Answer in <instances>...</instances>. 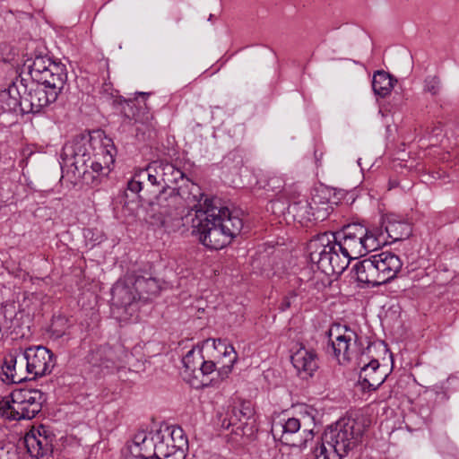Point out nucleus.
<instances>
[{
	"instance_id": "f257e3e1",
	"label": "nucleus",
	"mask_w": 459,
	"mask_h": 459,
	"mask_svg": "<svg viewBox=\"0 0 459 459\" xmlns=\"http://www.w3.org/2000/svg\"><path fill=\"white\" fill-rule=\"evenodd\" d=\"M243 221L237 212L221 204L217 198H206L204 209L196 212L192 219V233L211 249H221L238 236Z\"/></svg>"
},
{
	"instance_id": "f03ea898",
	"label": "nucleus",
	"mask_w": 459,
	"mask_h": 459,
	"mask_svg": "<svg viewBox=\"0 0 459 459\" xmlns=\"http://www.w3.org/2000/svg\"><path fill=\"white\" fill-rule=\"evenodd\" d=\"M210 342H212L214 350L222 354V359H225V361H222L221 366L217 369L215 362L204 359L195 377L187 379V382L195 388L208 386L213 382H217L218 379L214 377V375H217L221 380L227 377L238 359L234 347L225 341L221 339H207L204 341L205 345Z\"/></svg>"
},
{
	"instance_id": "7ed1b4c3",
	"label": "nucleus",
	"mask_w": 459,
	"mask_h": 459,
	"mask_svg": "<svg viewBox=\"0 0 459 459\" xmlns=\"http://www.w3.org/2000/svg\"><path fill=\"white\" fill-rule=\"evenodd\" d=\"M44 394L38 389H16L0 402L2 416L9 420H31L41 411Z\"/></svg>"
},
{
	"instance_id": "20e7f679",
	"label": "nucleus",
	"mask_w": 459,
	"mask_h": 459,
	"mask_svg": "<svg viewBox=\"0 0 459 459\" xmlns=\"http://www.w3.org/2000/svg\"><path fill=\"white\" fill-rule=\"evenodd\" d=\"M92 149L91 138L86 136L76 137L65 143L61 153V169L67 168L74 177L87 179L91 175Z\"/></svg>"
},
{
	"instance_id": "39448f33",
	"label": "nucleus",
	"mask_w": 459,
	"mask_h": 459,
	"mask_svg": "<svg viewBox=\"0 0 459 459\" xmlns=\"http://www.w3.org/2000/svg\"><path fill=\"white\" fill-rule=\"evenodd\" d=\"M362 434L355 420H340L325 430L323 440L343 458L361 442Z\"/></svg>"
},
{
	"instance_id": "423d86ee",
	"label": "nucleus",
	"mask_w": 459,
	"mask_h": 459,
	"mask_svg": "<svg viewBox=\"0 0 459 459\" xmlns=\"http://www.w3.org/2000/svg\"><path fill=\"white\" fill-rule=\"evenodd\" d=\"M66 81H55L48 83L32 82L29 90L23 88L22 112L39 113L45 107L55 102Z\"/></svg>"
},
{
	"instance_id": "0eeeda50",
	"label": "nucleus",
	"mask_w": 459,
	"mask_h": 459,
	"mask_svg": "<svg viewBox=\"0 0 459 459\" xmlns=\"http://www.w3.org/2000/svg\"><path fill=\"white\" fill-rule=\"evenodd\" d=\"M24 66L34 82L48 83L55 81H67L65 65L52 61L47 55H36L28 59Z\"/></svg>"
},
{
	"instance_id": "6e6552de",
	"label": "nucleus",
	"mask_w": 459,
	"mask_h": 459,
	"mask_svg": "<svg viewBox=\"0 0 459 459\" xmlns=\"http://www.w3.org/2000/svg\"><path fill=\"white\" fill-rule=\"evenodd\" d=\"M170 430L167 428L150 434L144 430L137 432L133 438L132 445L129 446L131 454L139 459L154 453L164 455L165 441H173L171 435H169Z\"/></svg>"
},
{
	"instance_id": "1a4fd4ad",
	"label": "nucleus",
	"mask_w": 459,
	"mask_h": 459,
	"mask_svg": "<svg viewBox=\"0 0 459 459\" xmlns=\"http://www.w3.org/2000/svg\"><path fill=\"white\" fill-rule=\"evenodd\" d=\"M329 338L327 352L332 353L339 361L341 357L343 361H349L359 342L357 333L347 326L335 325L329 330Z\"/></svg>"
},
{
	"instance_id": "9d476101",
	"label": "nucleus",
	"mask_w": 459,
	"mask_h": 459,
	"mask_svg": "<svg viewBox=\"0 0 459 459\" xmlns=\"http://www.w3.org/2000/svg\"><path fill=\"white\" fill-rule=\"evenodd\" d=\"M21 359L26 363L27 372L34 377L51 373L56 364L54 354L43 346H33L21 351Z\"/></svg>"
},
{
	"instance_id": "9b49d317",
	"label": "nucleus",
	"mask_w": 459,
	"mask_h": 459,
	"mask_svg": "<svg viewBox=\"0 0 459 459\" xmlns=\"http://www.w3.org/2000/svg\"><path fill=\"white\" fill-rule=\"evenodd\" d=\"M337 245L333 240V232H323L311 238L307 244V253L310 261L317 265V268L327 274L330 271V255Z\"/></svg>"
},
{
	"instance_id": "f8f14e48",
	"label": "nucleus",
	"mask_w": 459,
	"mask_h": 459,
	"mask_svg": "<svg viewBox=\"0 0 459 459\" xmlns=\"http://www.w3.org/2000/svg\"><path fill=\"white\" fill-rule=\"evenodd\" d=\"M254 410L249 403H241L233 406L221 420V427L228 429L236 427L232 431L236 435L251 436L254 433Z\"/></svg>"
},
{
	"instance_id": "ddd939ff",
	"label": "nucleus",
	"mask_w": 459,
	"mask_h": 459,
	"mask_svg": "<svg viewBox=\"0 0 459 459\" xmlns=\"http://www.w3.org/2000/svg\"><path fill=\"white\" fill-rule=\"evenodd\" d=\"M126 353L121 349H114L109 345H100L92 349L87 356V361L93 368L107 373L123 367Z\"/></svg>"
},
{
	"instance_id": "4468645a",
	"label": "nucleus",
	"mask_w": 459,
	"mask_h": 459,
	"mask_svg": "<svg viewBox=\"0 0 459 459\" xmlns=\"http://www.w3.org/2000/svg\"><path fill=\"white\" fill-rule=\"evenodd\" d=\"M365 226L359 223L348 224L342 230L333 233V240L340 252L350 254L352 256L361 255V238L365 237Z\"/></svg>"
},
{
	"instance_id": "2eb2a0df",
	"label": "nucleus",
	"mask_w": 459,
	"mask_h": 459,
	"mask_svg": "<svg viewBox=\"0 0 459 459\" xmlns=\"http://www.w3.org/2000/svg\"><path fill=\"white\" fill-rule=\"evenodd\" d=\"M55 435L44 425L29 431L24 437V443L31 457L39 459L53 453Z\"/></svg>"
},
{
	"instance_id": "dca6fc26",
	"label": "nucleus",
	"mask_w": 459,
	"mask_h": 459,
	"mask_svg": "<svg viewBox=\"0 0 459 459\" xmlns=\"http://www.w3.org/2000/svg\"><path fill=\"white\" fill-rule=\"evenodd\" d=\"M180 204L176 187H162V190L150 202L152 210L158 213L156 224L163 226L167 218L171 217Z\"/></svg>"
},
{
	"instance_id": "f3484780",
	"label": "nucleus",
	"mask_w": 459,
	"mask_h": 459,
	"mask_svg": "<svg viewBox=\"0 0 459 459\" xmlns=\"http://www.w3.org/2000/svg\"><path fill=\"white\" fill-rule=\"evenodd\" d=\"M133 276L118 281L112 288V305L123 308L126 314L132 315L135 311L138 294L134 289Z\"/></svg>"
},
{
	"instance_id": "a211bd4d",
	"label": "nucleus",
	"mask_w": 459,
	"mask_h": 459,
	"mask_svg": "<svg viewBox=\"0 0 459 459\" xmlns=\"http://www.w3.org/2000/svg\"><path fill=\"white\" fill-rule=\"evenodd\" d=\"M383 284L394 279L401 271L403 262L398 255L391 252H382L372 255Z\"/></svg>"
},
{
	"instance_id": "6ab92c4d",
	"label": "nucleus",
	"mask_w": 459,
	"mask_h": 459,
	"mask_svg": "<svg viewBox=\"0 0 459 459\" xmlns=\"http://www.w3.org/2000/svg\"><path fill=\"white\" fill-rule=\"evenodd\" d=\"M382 227L385 228V238L391 241H400L408 238L412 232L411 223L397 214H388L382 218Z\"/></svg>"
},
{
	"instance_id": "aec40b11",
	"label": "nucleus",
	"mask_w": 459,
	"mask_h": 459,
	"mask_svg": "<svg viewBox=\"0 0 459 459\" xmlns=\"http://www.w3.org/2000/svg\"><path fill=\"white\" fill-rule=\"evenodd\" d=\"M301 424L299 420L296 418H289L284 423L274 424L273 431H275L277 428L281 430V440L283 443L289 446L296 447H305L308 439L313 438V430H303L300 434V438L296 440L292 438V435L299 432Z\"/></svg>"
},
{
	"instance_id": "412c9836",
	"label": "nucleus",
	"mask_w": 459,
	"mask_h": 459,
	"mask_svg": "<svg viewBox=\"0 0 459 459\" xmlns=\"http://www.w3.org/2000/svg\"><path fill=\"white\" fill-rule=\"evenodd\" d=\"M291 363L302 378L312 377L318 368L317 354L314 350L300 346L290 357Z\"/></svg>"
},
{
	"instance_id": "4be33fe9",
	"label": "nucleus",
	"mask_w": 459,
	"mask_h": 459,
	"mask_svg": "<svg viewBox=\"0 0 459 459\" xmlns=\"http://www.w3.org/2000/svg\"><path fill=\"white\" fill-rule=\"evenodd\" d=\"M351 273L362 287H377L383 284L372 255L357 262L351 269Z\"/></svg>"
},
{
	"instance_id": "5701e85b",
	"label": "nucleus",
	"mask_w": 459,
	"mask_h": 459,
	"mask_svg": "<svg viewBox=\"0 0 459 459\" xmlns=\"http://www.w3.org/2000/svg\"><path fill=\"white\" fill-rule=\"evenodd\" d=\"M116 148L111 143L110 139H106L100 147L97 152L93 153V159L90 164L91 172L97 174L108 175L110 171V167L115 161Z\"/></svg>"
},
{
	"instance_id": "b1692460",
	"label": "nucleus",
	"mask_w": 459,
	"mask_h": 459,
	"mask_svg": "<svg viewBox=\"0 0 459 459\" xmlns=\"http://www.w3.org/2000/svg\"><path fill=\"white\" fill-rule=\"evenodd\" d=\"M176 191L179 195V200H185L187 204H192L193 208L195 209V212L204 209V201L207 197L204 199V195L198 185L189 179H186L182 186L176 188Z\"/></svg>"
},
{
	"instance_id": "393cba45",
	"label": "nucleus",
	"mask_w": 459,
	"mask_h": 459,
	"mask_svg": "<svg viewBox=\"0 0 459 459\" xmlns=\"http://www.w3.org/2000/svg\"><path fill=\"white\" fill-rule=\"evenodd\" d=\"M379 366L377 359H371L361 368L359 379L364 389L376 390L384 383L385 377L379 372Z\"/></svg>"
},
{
	"instance_id": "a878e982",
	"label": "nucleus",
	"mask_w": 459,
	"mask_h": 459,
	"mask_svg": "<svg viewBox=\"0 0 459 459\" xmlns=\"http://www.w3.org/2000/svg\"><path fill=\"white\" fill-rule=\"evenodd\" d=\"M169 435H171L173 441H165V452L163 453L164 455H161V459H184L186 439L183 437L182 429H173Z\"/></svg>"
},
{
	"instance_id": "bb28decb",
	"label": "nucleus",
	"mask_w": 459,
	"mask_h": 459,
	"mask_svg": "<svg viewBox=\"0 0 459 459\" xmlns=\"http://www.w3.org/2000/svg\"><path fill=\"white\" fill-rule=\"evenodd\" d=\"M134 289L138 294L139 299L147 301L152 297H155L160 290L158 281L152 277L133 276Z\"/></svg>"
},
{
	"instance_id": "cd10ccee",
	"label": "nucleus",
	"mask_w": 459,
	"mask_h": 459,
	"mask_svg": "<svg viewBox=\"0 0 459 459\" xmlns=\"http://www.w3.org/2000/svg\"><path fill=\"white\" fill-rule=\"evenodd\" d=\"M202 351L203 347L197 345L188 351L183 357L182 363L185 368V378L186 380L188 378H194L199 368L201 367V363L204 358Z\"/></svg>"
},
{
	"instance_id": "c85d7f7f",
	"label": "nucleus",
	"mask_w": 459,
	"mask_h": 459,
	"mask_svg": "<svg viewBox=\"0 0 459 459\" xmlns=\"http://www.w3.org/2000/svg\"><path fill=\"white\" fill-rule=\"evenodd\" d=\"M365 237L361 238V255L375 251L387 242L385 232L382 229L374 228L368 230L365 227Z\"/></svg>"
},
{
	"instance_id": "c756f323",
	"label": "nucleus",
	"mask_w": 459,
	"mask_h": 459,
	"mask_svg": "<svg viewBox=\"0 0 459 459\" xmlns=\"http://www.w3.org/2000/svg\"><path fill=\"white\" fill-rule=\"evenodd\" d=\"M394 82L396 80L390 74L383 70L377 71L373 75L372 89L376 95L385 98L391 93Z\"/></svg>"
},
{
	"instance_id": "7c9ffc66",
	"label": "nucleus",
	"mask_w": 459,
	"mask_h": 459,
	"mask_svg": "<svg viewBox=\"0 0 459 459\" xmlns=\"http://www.w3.org/2000/svg\"><path fill=\"white\" fill-rule=\"evenodd\" d=\"M314 209L313 201L309 202L307 199H300L289 204L288 212L293 216L294 220L304 223L312 221V210Z\"/></svg>"
},
{
	"instance_id": "2f4dec72",
	"label": "nucleus",
	"mask_w": 459,
	"mask_h": 459,
	"mask_svg": "<svg viewBox=\"0 0 459 459\" xmlns=\"http://www.w3.org/2000/svg\"><path fill=\"white\" fill-rule=\"evenodd\" d=\"M21 351H15L14 352H11L4 357V365H3V372L6 377V380L12 383H20L24 377L18 376L16 372V364L18 360L22 362L21 359Z\"/></svg>"
},
{
	"instance_id": "473e14b6",
	"label": "nucleus",
	"mask_w": 459,
	"mask_h": 459,
	"mask_svg": "<svg viewBox=\"0 0 459 459\" xmlns=\"http://www.w3.org/2000/svg\"><path fill=\"white\" fill-rule=\"evenodd\" d=\"M353 257L350 254H344V252L333 248L329 260L331 268L327 274H341L348 267Z\"/></svg>"
},
{
	"instance_id": "72a5a7b5",
	"label": "nucleus",
	"mask_w": 459,
	"mask_h": 459,
	"mask_svg": "<svg viewBox=\"0 0 459 459\" xmlns=\"http://www.w3.org/2000/svg\"><path fill=\"white\" fill-rule=\"evenodd\" d=\"M1 98L3 101H5L7 109L15 110L17 107H21L22 110L23 95L21 94L16 82H13V84L1 94Z\"/></svg>"
},
{
	"instance_id": "f704fd0d",
	"label": "nucleus",
	"mask_w": 459,
	"mask_h": 459,
	"mask_svg": "<svg viewBox=\"0 0 459 459\" xmlns=\"http://www.w3.org/2000/svg\"><path fill=\"white\" fill-rule=\"evenodd\" d=\"M143 178L138 177V173L135 174L128 182L126 189L122 190L115 198V205L126 206L128 202L127 191H130L134 195H138L143 189Z\"/></svg>"
},
{
	"instance_id": "c9c22d12",
	"label": "nucleus",
	"mask_w": 459,
	"mask_h": 459,
	"mask_svg": "<svg viewBox=\"0 0 459 459\" xmlns=\"http://www.w3.org/2000/svg\"><path fill=\"white\" fill-rule=\"evenodd\" d=\"M164 186L162 187L171 186L170 184H177L179 179H184V173L172 163L164 161Z\"/></svg>"
},
{
	"instance_id": "e433bc0d",
	"label": "nucleus",
	"mask_w": 459,
	"mask_h": 459,
	"mask_svg": "<svg viewBox=\"0 0 459 459\" xmlns=\"http://www.w3.org/2000/svg\"><path fill=\"white\" fill-rule=\"evenodd\" d=\"M312 201L313 205L315 207V209L312 210V221H325L330 214L331 211L333 210V207L328 203H321L316 198H312Z\"/></svg>"
},
{
	"instance_id": "4c0bfd02",
	"label": "nucleus",
	"mask_w": 459,
	"mask_h": 459,
	"mask_svg": "<svg viewBox=\"0 0 459 459\" xmlns=\"http://www.w3.org/2000/svg\"><path fill=\"white\" fill-rule=\"evenodd\" d=\"M316 459H342L334 448L328 446L327 443L322 439V443L314 450Z\"/></svg>"
},
{
	"instance_id": "58836bf2",
	"label": "nucleus",
	"mask_w": 459,
	"mask_h": 459,
	"mask_svg": "<svg viewBox=\"0 0 459 459\" xmlns=\"http://www.w3.org/2000/svg\"><path fill=\"white\" fill-rule=\"evenodd\" d=\"M123 112L126 118L129 120L134 119L135 122L139 121V108H136L135 100H125L123 105Z\"/></svg>"
},
{
	"instance_id": "ea45409f",
	"label": "nucleus",
	"mask_w": 459,
	"mask_h": 459,
	"mask_svg": "<svg viewBox=\"0 0 459 459\" xmlns=\"http://www.w3.org/2000/svg\"><path fill=\"white\" fill-rule=\"evenodd\" d=\"M424 90L432 95L438 94L441 90L440 79L436 75L428 76L425 79Z\"/></svg>"
},
{
	"instance_id": "a19ab883",
	"label": "nucleus",
	"mask_w": 459,
	"mask_h": 459,
	"mask_svg": "<svg viewBox=\"0 0 459 459\" xmlns=\"http://www.w3.org/2000/svg\"><path fill=\"white\" fill-rule=\"evenodd\" d=\"M147 172L154 173L160 182L164 184V160H154L147 166Z\"/></svg>"
},
{
	"instance_id": "79ce46f5",
	"label": "nucleus",
	"mask_w": 459,
	"mask_h": 459,
	"mask_svg": "<svg viewBox=\"0 0 459 459\" xmlns=\"http://www.w3.org/2000/svg\"><path fill=\"white\" fill-rule=\"evenodd\" d=\"M138 177L142 178L143 179L144 178H147L148 181L151 183V185L152 186H161V183L160 182V180L156 178V176L154 175V173H152V172H147V168L141 170L139 173H138Z\"/></svg>"
},
{
	"instance_id": "37998d69",
	"label": "nucleus",
	"mask_w": 459,
	"mask_h": 459,
	"mask_svg": "<svg viewBox=\"0 0 459 459\" xmlns=\"http://www.w3.org/2000/svg\"><path fill=\"white\" fill-rule=\"evenodd\" d=\"M65 323V320L62 319V318H58L55 321H53L51 326H50V331L52 332V333L56 337V338H59V337H62L65 333V331L63 330V329H60L59 325H62Z\"/></svg>"
},
{
	"instance_id": "c03bdc74",
	"label": "nucleus",
	"mask_w": 459,
	"mask_h": 459,
	"mask_svg": "<svg viewBox=\"0 0 459 459\" xmlns=\"http://www.w3.org/2000/svg\"><path fill=\"white\" fill-rule=\"evenodd\" d=\"M283 180L280 178L273 177L268 180V186L273 191H281L283 188Z\"/></svg>"
},
{
	"instance_id": "a18cd8bd",
	"label": "nucleus",
	"mask_w": 459,
	"mask_h": 459,
	"mask_svg": "<svg viewBox=\"0 0 459 459\" xmlns=\"http://www.w3.org/2000/svg\"><path fill=\"white\" fill-rule=\"evenodd\" d=\"M296 297V294L295 293H292L290 296H288V297H285L281 305V309L282 311L286 310L287 308H289L291 305V299L295 298Z\"/></svg>"
},
{
	"instance_id": "49530a36",
	"label": "nucleus",
	"mask_w": 459,
	"mask_h": 459,
	"mask_svg": "<svg viewBox=\"0 0 459 459\" xmlns=\"http://www.w3.org/2000/svg\"><path fill=\"white\" fill-rule=\"evenodd\" d=\"M138 94H139V95H141V96H143V97H145V96H147V95H148V93H146V92H139Z\"/></svg>"
},
{
	"instance_id": "de8ad7c7",
	"label": "nucleus",
	"mask_w": 459,
	"mask_h": 459,
	"mask_svg": "<svg viewBox=\"0 0 459 459\" xmlns=\"http://www.w3.org/2000/svg\"><path fill=\"white\" fill-rule=\"evenodd\" d=\"M212 17L213 15L212 14H210L209 18H208V21H212Z\"/></svg>"
},
{
	"instance_id": "09e8293b",
	"label": "nucleus",
	"mask_w": 459,
	"mask_h": 459,
	"mask_svg": "<svg viewBox=\"0 0 459 459\" xmlns=\"http://www.w3.org/2000/svg\"><path fill=\"white\" fill-rule=\"evenodd\" d=\"M358 164L360 166V159H358Z\"/></svg>"
}]
</instances>
